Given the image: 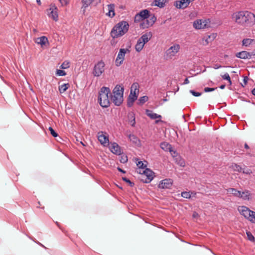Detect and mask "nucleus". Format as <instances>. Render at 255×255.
I'll list each match as a JSON object with an SVG mask.
<instances>
[{
	"label": "nucleus",
	"instance_id": "nucleus-23",
	"mask_svg": "<svg viewBox=\"0 0 255 255\" xmlns=\"http://www.w3.org/2000/svg\"><path fill=\"white\" fill-rule=\"evenodd\" d=\"M168 0H154L151 3L152 6H156L159 8H163Z\"/></svg>",
	"mask_w": 255,
	"mask_h": 255
},
{
	"label": "nucleus",
	"instance_id": "nucleus-6",
	"mask_svg": "<svg viewBox=\"0 0 255 255\" xmlns=\"http://www.w3.org/2000/svg\"><path fill=\"white\" fill-rule=\"evenodd\" d=\"M193 26L196 29L208 28L210 26V21L209 19H197L194 21Z\"/></svg>",
	"mask_w": 255,
	"mask_h": 255
},
{
	"label": "nucleus",
	"instance_id": "nucleus-15",
	"mask_svg": "<svg viewBox=\"0 0 255 255\" xmlns=\"http://www.w3.org/2000/svg\"><path fill=\"white\" fill-rule=\"evenodd\" d=\"M145 175L146 178L144 181L145 183H149L153 179V172L150 169L145 168L142 171H141V173Z\"/></svg>",
	"mask_w": 255,
	"mask_h": 255
},
{
	"label": "nucleus",
	"instance_id": "nucleus-39",
	"mask_svg": "<svg viewBox=\"0 0 255 255\" xmlns=\"http://www.w3.org/2000/svg\"><path fill=\"white\" fill-rule=\"evenodd\" d=\"M247 236L248 237V239L249 240L252 241V242H255V238L252 235V234L249 231H247L246 232Z\"/></svg>",
	"mask_w": 255,
	"mask_h": 255
},
{
	"label": "nucleus",
	"instance_id": "nucleus-56",
	"mask_svg": "<svg viewBox=\"0 0 255 255\" xmlns=\"http://www.w3.org/2000/svg\"><path fill=\"white\" fill-rule=\"evenodd\" d=\"M252 93L253 95H254L255 96V88H254L252 91Z\"/></svg>",
	"mask_w": 255,
	"mask_h": 255
},
{
	"label": "nucleus",
	"instance_id": "nucleus-51",
	"mask_svg": "<svg viewBox=\"0 0 255 255\" xmlns=\"http://www.w3.org/2000/svg\"><path fill=\"white\" fill-rule=\"evenodd\" d=\"M204 85H207L209 86H212L213 85V83L212 81H208L207 83L204 84Z\"/></svg>",
	"mask_w": 255,
	"mask_h": 255
},
{
	"label": "nucleus",
	"instance_id": "nucleus-44",
	"mask_svg": "<svg viewBox=\"0 0 255 255\" xmlns=\"http://www.w3.org/2000/svg\"><path fill=\"white\" fill-rule=\"evenodd\" d=\"M217 87H205L204 89L205 92H210L217 89Z\"/></svg>",
	"mask_w": 255,
	"mask_h": 255
},
{
	"label": "nucleus",
	"instance_id": "nucleus-61",
	"mask_svg": "<svg viewBox=\"0 0 255 255\" xmlns=\"http://www.w3.org/2000/svg\"><path fill=\"white\" fill-rule=\"evenodd\" d=\"M197 215H198V214H197V213H194L193 214V216L194 217H196Z\"/></svg>",
	"mask_w": 255,
	"mask_h": 255
},
{
	"label": "nucleus",
	"instance_id": "nucleus-30",
	"mask_svg": "<svg viewBox=\"0 0 255 255\" xmlns=\"http://www.w3.org/2000/svg\"><path fill=\"white\" fill-rule=\"evenodd\" d=\"M70 87L69 83L63 84L59 85V91L60 93H63L65 92L68 88Z\"/></svg>",
	"mask_w": 255,
	"mask_h": 255
},
{
	"label": "nucleus",
	"instance_id": "nucleus-55",
	"mask_svg": "<svg viewBox=\"0 0 255 255\" xmlns=\"http://www.w3.org/2000/svg\"><path fill=\"white\" fill-rule=\"evenodd\" d=\"M225 86H226L225 85L223 84V85H221L219 87L221 89H224L225 88Z\"/></svg>",
	"mask_w": 255,
	"mask_h": 255
},
{
	"label": "nucleus",
	"instance_id": "nucleus-34",
	"mask_svg": "<svg viewBox=\"0 0 255 255\" xmlns=\"http://www.w3.org/2000/svg\"><path fill=\"white\" fill-rule=\"evenodd\" d=\"M148 98L146 96H144L141 97L138 100L137 104L138 105H143L145 102L147 101Z\"/></svg>",
	"mask_w": 255,
	"mask_h": 255
},
{
	"label": "nucleus",
	"instance_id": "nucleus-41",
	"mask_svg": "<svg viewBox=\"0 0 255 255\" xmlns=\"http://www.w3.org/2000/svg\"><path fill=\"white\" fill-rule=\"evenodd\" d=\"M70 66V63L68 61H64L61 65L60 67L62 69H67Z\"/></svg>",
	"mask_w": 255,
	"mask_h": 255
},
{
	"label": "nucleus",
	"instance_id": "nucleus-52",
	"mask_svg": "<svg viewBox=\"0 0 255 255\" xmlns=\"http://www.w3.org/2000/svg\"><path fill=\"white\" fill-rule=\"evenodd\" d=\"M229 85H228V87L229 89L232 90V88L231 87L232 84V81H228Z\"/></svg>",
	"mask_w": 255,
	"mask_h": 255
},
{
	"label": "nucleus",
	"instance_id": "nucleus-29",
	"mask_svg": "<svg viewBox=\"0 0 255 255\" xmlns=\"http://www.w3.org/2000/svg\"><path fill=\"white\" fill-rule=\"evenodd\" d=\"M228 193L232 194L234 196L239 197L240 196V191L237 190L236 189L234 188H230L227 189Z\"/></svg>",
	"mask_w": 255,
	"mask_h": 255
},
{
	"label": "nucleus",
	"instance_id": "nucleus-10",
	"mask_svg": "<svg viewBox=\"0 0 255 255\" xmlns=\"http://www.w3.org/2000/svg\"><path fill=\"white\" fill-rule=\"evenodd\" d=\"M150 15L149 11L147 9L142 10L135 14L134 21L135 23L141 22L144 19L148 18Z\"/></svg>",
	"mask_w": 255,
	"mask_h": 255
},
{
	"label": "nucleus",
	"instance_id": "nucleus-60",
	"mask_svg": "<svg viewBox=\"0 0 255 255\" xmlns=\"http://www.w3.org/2000/svg\"><path fill=\"white\" fill-rule=\"evenodd\" d=\"M36 2H37V3H38L39 5H40V4H41L40 0H36Z\"/></svg>",
	"mask_w": 255,
	"mask_h": 255
},
{
	"label": "nucleus",
	"instance_id": "nucleus-49",
	"mask_svg": "<svg viewBox=\"0 0 255 255\" xmlns=\"http://www.w3.org/2000/svg\"><path fill=\"white\" fill-rule=\"evenodd\" d=\"M222 77L224 79V80H231L230 76L229 74L227 73L222 75Z\"/></svg>",
	"mask_w": 255,
	"mask_h": 255
},
{
	"label": "nucleus",
	"instance_id": "nucleus-46",
	"mask_svg": "<svg viewBox=\"0 0 255 255\" xmlns=\"http://www.w3.org/2000/svg\"><path fill=\"white\" fill-rule=\"evenodd\" d=\"M49 130L50 131V133L53 137H56L58 136L57 133L52 128V127H49Z\"/></svg>",
	"mask_w": 255,
	"mask_h": 255
},
{
	"label": "nucleus",
	"instance_id": "nucleus-5",
	"mask_svg": "<svg viewBox=\"0 0 255 255\" xmlns=\"http://www.w3.org/2000/svg\"><path fill=\"white\" fill-rule=\"evenodd\" d=\"M152 37L150 32L143 34L137 41L135 45V49L137 52H140L143 48L145 43L148 42Z\"/></svg>",
	"mask_w": 255,
	"mask_h": 255
},
{
	"label": "nucleus",
	"instance_id": "nucleus-38",
	"mask_svg": "<svg viewBox=\"0 0 255 255\" xmlns=\"http://www.w3.org/2000/svg\"><path fill=\"white\" fill-rule=\"evenodd\" d=\"M181 196L184 198L189 199L191 195L190 192L183 191L181 192Z\"/></svg>",
	"mask_w": 255,
	"mask_h": 255
},
{
	"label": "nucleus",
	"instance_id": "nucleus-12",
	"mask_svg": "<svg viewBox=\"0 0 255 255\" xmlns=\"http://www.w3.org/2000/svg\"><path fill=\"white\" fill-rule=\"evenodd\" d=\"M105 63L102 61L98 62L94 67L93 74L95 76H100L105 70Z\"/></svg>",
	"mask_w": 255,
	"mask_h": 255
},
{
	"label": "nucleus",
	"instance_id": "nucleus-17",
	"mask_svg": "<svg viewBox=\"0 0 255 255\" xmlns=\"http://www.w3.org/2000/svg\"><path fill=\"white\" fill-rule=\"evenodd\" d=\"M190 3L189 0H177L174 2V5L179 9H184L188 6Z\"/></svg>",
	"mask_w": 255,
	"mask_h": 255
},
{
	"label": "nucleus",
	"instance_id": "nucleus-8",
	"mask_svg": "<svg viewBox=\"0 0 255 255\" xmlns=\"http://www.w3.org/2000/svg\"><path fill=\"white\" fill-rule=\"evenodd\" d=\"M180 48V46L179 44H173L166 51L165 56L166 58H172L179 52Z\"/></svg>",
	"mask_w": 255,
	"mask_h": 255
},
{
	"label": "nucleus",
	"instance_id": "nucleus-1",
	"mask_svg": "<svg viewBox=\"0 0 255 255\" xmlns=\"http://www.w3.org/2000/svg\"><path fill=\"white\" fill-rule=\"evenodd\" d=\"M232 20L244 27H251L255 24V14L248 10L236 11L232 15Z\"/></svg>",
	"mask_w": 255,
	"mask_h": 255
},
{
	"label": "nucleus",
	"instance_id": "nucleus-31",
	"mask_svg": "<svg viewBox=\"0 0 255 255\" xmlns=\"http://www.w3.org/2000/svg\"><path fill=\"white\" fill-rule=\"evenodd\" d=\"M254 41L253 39L246 38L243 40L242 44L243 46L247 47L250 46Z\"/></svg>",
	"mask_w": 255,
	"mask_h": 255
},
{
	"label": "nucleus",
	"instance_id": "nucleus-16",
	"mask_svg": "<svg viewBox=\"0 0 255 255\" xmlns=\"http://www.w3.org/2000/svg\"><path fill=\"white\" fill-rule=\"evenodd\" d=\"M238 210L246 219L249 218V215L252 211L249 208L245 206H239L238 208Z\"/></svg>",
	"mask_w": 255,
	"mask_h": 255
},
{
	"label": "nucleus",
	"instance_id": "nucleus-43",
	"mask_svg": "<svg viewBox=\"0 0 255 255\" xmlns=\"http://www.w3.org/2000/svg\"><path fill=\"white\" fill-rule=\"evenodd\" d=\"M120 161L122 163H125L128 161V157L126 155H122Z\"/></svg>",
	"mask_w": 255,
	"mask_h": 255
},
{
	"label": "nucleus",
	"instance_id": "nucleus-47",
	"mask_svg": "<svg viewBox=\"0 0 255 255\" xmlns=\"http://www.w3.org/2000/svg\"><path fill=\"white\" fill-rule=\"evenodd\" d=\"M122 179L125 181V182H126L127 183H128L129 185L132 187L134 185V183L132 182H131L126 177H123L122 178Z\"/></svg>",
	"mask_w": 255,
	"mask_h": 255
},
{
	"label": "nucleus",
	"instance_id": "nucleus-35",
	"mask_svg": "<svg viewBox=\"0 0 255 255\" xmlns=\"http://www.w3.org/2000/svg\"><path fill=\"white\" fill-rule=\"evenodd\" d=\"M249 216L250 217L247 219V220H248L251 223L255 224V212L251 211Z\"/></svg>",
	"mask_w": 255,
	"mask_h": 255
},
{
	"label": "nucleus",
	"instance_id": "nucleus-63",
	"mask_svg": "<svg viewBox=\"0 0 255 255\" xmlns=\"http://www.w3.org/2000/svg\"><path fill=\"white\" fill-rule=\"evenodd\" d=\"M244 80H248V78L247 77H245L244 78Z\"/></svg>",
	"mask_w": 255,
	"mask_h": 255
},
{
	"label": "nucleus",
	"instance_id": "nucleus-26",
	"mask_svg": "<svg viewBox=\"0 0 255 255\" xmlns=\"http://www.w3.org/2000/svg\"><path fill=\"white\" fill-rule=\"evenodd\" d=\"M108 8V12L106 14L110 17H113L115 15V4L113 3L109 4L107 5Z\"/></svg>",
	"mask_w": 255,
	"mask_h": 255
},
{
	"label": "nucleus",
	"instance_id": "nucleus-58",
	"mask_svg": "<svg viewBox=\"0 0 255 255\" xmlns=\"http://www.w3.org/2000/svg\"><path fill=\"white\" fill-rule=\"evenodd\" d=\"M189 83V81H184V83L182 84L183 85H185Z\"/></svg>",
	"mask_w": 255,
	"mask_h": 255
},
{
	"label": "nucleus",
	"instance_id": "nucleus-14",
	"mask_svg": "<svg viewBox=\"0 0 255 255\" xmlns=\"http://www.w3.org/2000/svg\"><path fill=\"white\" fill-rule=\"evenodd\" d=\"M173 184V180L171 179H165L160 181L158 187L161 189H170Z\"/></svg>",
	"mask_w": 255,
	"mask_h": 255
},
{
	"label": "nucleus",
	"instance_id": "nucleus-24",
	"mask_svg": "<svg viewBox=\"0 0 255 255\" xmlns=\"http://www.w3.org/2000/svg\"><path fill=\"white\" fill-rule=\"evenodd\" d=\"M236 56L238 58H241V59H249L251 58L252 57V55L250 53L243 51L242 52H238L236 54Z\"/></svg>",
	"mask_w": 255,
	"mask_h": 255
},
{
	"label": "nucleus",
	"instance_id": "nucleus-25",
	"mask_svg": "<svg viewBox=\"0 0 255 255\" xmlns=\"http://www.w3.org/2000/svg\"><path fill=\"white\" fill-rule=\"evenodd\" d=\"M35 42L41 45V47H43L44 45H45L46 44L48 43V38L44 36H41L40 37H38Z\"/></svg>",
	"mask_w": 255,
	"mask_h": 255
},
{
	"label": "nucleus",
	"instance_id": "nucleus-21",
	"mask_svg": "<svg viewBox=\"0 0 255 255\" xmlns=\"http://www.w3.org/2000/svg\"><path fill=\"white\" fill-rule=\"evenodd\" d=\"M111 151L114 154L120 155L121 154V149L120 146L116 142L112 143L110 146Z\"/></svg>",
	"mask_w": 255,
	"mask_h": 255
},
{
	"label": "nucleus",
	"instance_id": "nucleus-3",
	"mask_svg": "<svg viewBox=\"0 0 255 255\" xmlns=\"http://www.w3.org/2000/svg\"><path fill=\"white\" fill-rule=\"evenodd\" d=\"M124 87L121 85H117L112 93L110 94L111 100L115 106H120L124 101Z\"/></svg>",
	"mask_w": 255,
	"mask_h": 255
},
{
	"label": "nucleus",
	"instance_id": "nucleus-37",
	"mask_svg": "<svg viewBox=\"0 0 255 255\" xmlns=\"http://www.w3.org/2000/svg\"><path fill=\"white\" fill-rule=\"evenodd\" d=\"M136 100L133 98L128 97L127 100V106L128 107H131L133 106L134 102Z\"/></svg>",
	"mask_w": 255,
	"mask_h": 255
},
{
	"label": "nucleus",
	"instance_id": "nucleus-64",
	"mask_svg": "<svg viewBox=\"0 0 255 255\" xmlns=\"http://www.w3.org/2000/svg\"><path fill=\"white\" fill-rule=\"evenodd\" d=\"M246 174H249V173H250V172H249V171H246Z\"/></svg>",
	"mask_w": 255,
	"mask_h": 255
},
{
	"label": "nucleus",
	"instance_id": "nucleus-36",
	"mask_svg": "<svg viewBox=\"0 0 255 255\" xmlns=\"http://www.w3.org/2000/svg\"><path fill=\"white\" fill-rule=\"evenodd\" d=\"M136 165L139 168V171H138L139 173H141V170H143L146 168V165L141 161H138Z\"/></svg>",
	"mask_w": 255,
	"mask_h": 255
},
{
	"label": "nucleus",
	"instance_id": "nucleus-13",
	"mask_svg": "<svg viewBox=\"0 0 255 255\" xmlns=\"http://www.w3.org/2000/svg\"><path fill=\"white\" fill-rule=\"evenodd\" d=\"M139 84L137 83H134L130 87L129 97L133 98L136 100L139 94Z\"/></svg>",
	"mask_w": 255,
	"mask_h": 255
},
{
	"label": "nucleus",
	"instance_id": "nucleus-2",
	"mask_svg": "<svg viewBox=\"0 0 255 255\" xmlns=\"http://www.w3.org/2000/svg\"><path fill=\"white\" fill-rule=\"evenodd\" d=\"M129 27V24L127 21H121L113 27L111 35L114 39L122 37L128 31Z\"/></svg>",
	"mask_w": 255,
	"mask_h": 255
},
{
	"label": "nucleus",
	"instance_id": "nucleus-50",
	"mask_svg": "<svg viewBox=\"0 0 255 255\" xmlns=\"http://www.w3.org/2000/svg\"><path fill=\"white\" fill-rule=\"evenodd\" d=\"M62 5H66L68 3L67 0H59Z\"/></svg>",
	"mask_w": 255,
	"mask_h": 255
},
{
	"label": "nucleus",
	"instance_id": "nucleus-7",
	"mask_svg": "<svg viewBox=\"0 0 255 255\" xmlns=\"http://www.w3.org/2000/svg\"><path fill=\"white\" fill-rule=\"evenodd\" d=\"M130 50L128 48H121L116 59V65L117 66L121 65L124 60L126 53H129Z\"/></svg>",
	"mask_w": 255,
	"mask_h": 255
},
{
	"label": "nucleus",
	"instance_id": "nucleus-62",
	"mask_svg": "<svg viewBox=\"0 0 255 255\" xmlns=\"http://www.w3.org/2000/svg\"><path fill=\"white\" fill-rule=\"evenodd\" d=\"M159 122H161V120H156V121H155V123H156V124H157V123H158Z\"/></svg>",
	"mask_w": 255,
	"mask_h": 255
},
{
	"label": "nucleus",
	"instance_id": "nucleus-4",
	"mask_svg": "<svg viewBox=\"0 0 255 255\" xmlns=\"http://www.w3.org/2000/svg\"><path fill=\"white\" fill-rule=\"evenodd\" d=\"M111 94V90L109 88L102 87L98 94V102L103 108H108L110 105V102L109 95Z\"/></svg>",
	"mask_w": 255,
	"mask_h": 255
},
{
	"label": "nucleus",
	"instance_id": "nucleus-27",
	"mask_svg": "<svg viewBox=\"0 0 255 255\" xmlns=\"http://www.w3.org/2000/svg\"><path fill=\"white\" fill-rule=\"evenodd\" d=\"M160 147L165 151L171 152L172 151V145L167 142H162L160 143Z\"/></svg>",
	"mask_w": 255,
	"mask_h": 255
},
{
	"label": "nucleus",
	"instance_id": "nucleus-18",
	"mask_svg": "<svg viewBox=\"0 0 255 255\" xmlns=\"http://www.w3.org/2000/svg\"><path fill=\"white\" fill-rule=\"evenodd\" d=\"M48 15L49 17L52 18L53 20L57 21L58 20V17L57 7L54 6H51L48 10Z\"/></svg>",
	"mask_w": 255,
	"mask_h": 255
},
{
	"label": "nucleus",
	"instance_id": "nucleus-11",
	"mask_svg": "<svg viewBox=\"0 0 255 255\" xmlns=\"http://www.w3.org/2000/svg\"><path fill=\"white\" fill-rule=\"evenodd\" d=\"M156 17L154 14H151L148 18L144 19L140 23V27L142 29L147 28L155 23Z\"/></svg>",
	"mask_w": 255,
	"mask_h": 255
},
{
	"label": "nucleus",
	"instance_id": "nucleus-20",
	"mask_svg": "<svg viewBox=\"0 0 255 255\" xmlns=\"http://www.w3.org/2000/svg\"><path fill=\"white\" fill-rule=\"evenodd\" d=\"M216 34L212 33L203 38V44L206 45L213 41L216 38Z\"/></svg>",
	"mask_w": 255,
	"mask_h": 255
},
{
	"label": "nucleus",
	"instance_id": "nucleus-42",
	"mask_svg": "<svg viewBox=\"0 0 255 255\" xmlns=\"http://www.w3.org/2000/svg\"><path fill=\"white\" fill-rule=\"evenodd\" d=\"M232 167L234 169V170L238 171V172H242V168L240 166L237 165V164H234L232 165Z\"/></svg>",
	"mask_w": 255,
	"mask_h": 255
},
{
	"label": "nucleus",
	"instance_id": "nucleus-22",
	"mask_svg": "<svg viewBox=\"0 0 255 255\" xmlns=\"http://www.w3.org/2000/svg\"><path fill=\"white\" fill-rule=\"evenodd\" d=\"M239 198H242L244 200L249 201L251 199V193L250 191L246 190L244 191L240 192Z\"/></svg>",
	"mask_w": 255,
	"mask_h": 255
},
{
	"label": "nucleus",
	"instance_id": "nucleus-48",
	"mask_svg": "<svg viewBox=\"0 0 255 255\" xmlns=\"http://www.w3.org/2000/svg\"><path fill=\"white\" fill-rule=\"evenodd\" d=\"M170 153H171V155L175 158L179 156L178 155V153L176 152V151L174 150L173 149L172 151L171 152H170Z\"/></svg>",
	"mask_w": 255,
	"mask_h": 255
},
{
	"label": "nucleus",
	"instance_id": "nucleus-57",
	"mask_svg": "<svg viewBox=\"0 0 255 255\" xmlns=\"http://www.w3.org/2000/svg\"><path fill=\"white\" fill-rule=\"evenodd\" d=\"M135 124V119H134L133 120L132 122L131 126H132V127H134V126Z\"/></svg>",
	"mask_w": 255,
	"mask_h": 255
},
{
	"label": "nucleus",
	"instance_id": "nucleus-54",
	"mask_svg": "<svg viewBox=\"0 0 255 255\" xmlns=\"http://www.w3.org/2000/svg\"><path fill=\"white\" fill-rule=\"evenodd\" d=\"M118 170H119V171H120V172H123V173H125L126 172L124 170H123V169H121V168H120V167H118Z\"/></svg>",
	"mask_w": 255,
	"mask_h": 255
},
{
	"label": "nucleus",
	"instance_id": "nucleus-45",
	"mask_svg": "<svg viewBox=\"0 0 255 255\" xmlns=\"http://www.w3.org/2000/svg\"><path fill=\"white\" fill-rule=\"evenodd\" d=\"M190 93L195 97H199L202 95V93L196 92L193 90H190Z\"/></svg>",
	"mask_w": 255,
	"mask_h": 255
},
{
	"label": "nucleus",
	"instance_id": "nucleus-32",
	"mask_svg": "<svg viewBox=\"0 0 255 255\" xmlns=\"http://www.w3.org/2000/svg\"><path fill=\"white\" fill-rule=\"evenodd\" d=\"M176 162L181 167L185 166V163L183 159H182L180 156L175 158Z\"/></svg>",
	"mask_w": 255,
	"mask_h": 255
},
{
	"label": "nucleus",
	"instance_id": "nucleus-9",
	"mask_svg": "<svg viewBox=\"0 0 255 255\" xmlns=\"http://www.w3.org/2000/svg\"><path fill=\"white\" fill-rule=\"evenodd\" d=\"M101 0H81V10L85 14L87 8L90 5L96 6L101 3Z\"/></svg>",
	"mask_w": 255,
	"mask_h": 255
},
{
	"label": "nucleus",
	"instance_id": "nucleus-28",
	"mask_svg": "<svg viewBox=\"0 0 255 255\" xmlns=\"http://www.w3.org/2000/svg\"><path fill=\"white\" fill-rule=\"evenodd\" d=\"M145 113L148 117H149L152 120H155L158 118H161V116L160 115H158L156 113H154L150 110H146Z\"/></svg>",
	"mask_w": 255,
	"mask_h": 255
},
{
	"label": "nucleus",
	"instance_id": "nucleus-19",
	"mask_svg": "<svg viewBox=\"0 0 255 255\" xmlns=\"http://www.w3.org/2000/svg\"><path fill=\"white\" fill-rule=\"evenodd\" d=\"M98 139L102 144H105L108 143L109 142L108 136H107L106 133H104L103 131L99 132L98 133Z\"/></svg>",
	"mask_w": 255,
	"mask_h": 255
},
{
	"label": "nucleus",
	"instance_id": "nucleus-53",
	"mask_svg": "<svg viewBox=\"0 0 255 255\" xmlns=\"http://www.w3.org/2000/svg\"><path fill=\"white\" fill-rule=\"evenodd\" d=\"M244 84L241 83L242 87H244L248 83V81H243Z\"/></svg>",
	"mask_w": 255,
	"mask_h": 255
},
{
	"label": "nucleus",
	"instance_id": "nucleus-59",
	"mask_svg": "<svg viewBox=\"0 0 255 255\" xmlns=\"http://www.w3.org/2000/svg\"><path fill=\"white\" fill-rule=\"evenodd\" d=\"M245 148H246V149H249V145H248L247 143H245Z\"/></svg>",
	"mask_w": 255,
	"mask_h": 255
},
{
	"label": "nucleus",
	"instance_id": "nucleus-40",
	"mask_svg": "<svg viewBox=\"0 0 255 255\" xmlns=\"http://www.w3.org/2000/svg\"><path fill=\"white\" fill-rule=\"evenodd\" d=\"M55 74L57 76H63L66 74V72L64 70H59V69L56 70Z\"/></svg>",
	"mask_w": 255,
	"mask_h": 255
},
{
	"label": "nucleus",
	"instance_id": "nucleus-33",
	"mask_svg": "<svg viewBox=\"0 0 255 255\" xmlns=\"http://www.w3.org/2000/svg\"><path fill=\"white\" fill-rule=\"evenodd\" d=\"M128 138L131 141L135 144H137L139 142V140L135 135L133 134H129L128 135Z\"/></svg>",
	"mask_w": 255,
	"mask_h": 255
}]
</instances>
